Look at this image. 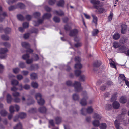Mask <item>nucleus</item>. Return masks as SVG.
<instances>
[{"mask_svg": "<svg viewBox=\"0 0 129 129\" xmlns=\"http://www.w3.org/2000/svg\"><path fill=\"white\" fill-rule=\"evenodd\" d=\"M51 16V15L50 13H46L44 14L43 16L42 19H39L38 20L37 22H34V24L35 26H38L39 24L42 23L43 20L45 19H49Z\"/></svg>", "mask_w": 129, "mask_h": 129, "instance_id": "nucleus-1", "label": "nucleus"}, {"mask_svg": "<svg viewBox=\"0 0 129 129\" xmlns=\"http://www.w3.org/2000/svg\"><path fill=\"white\" fill-rule=\"evenodd\" d=\"M36 99L37 100V102L39 104L42 105H43L44 103V100L42 98L41 94L40 93H38L35 95Z\"/></svg>", "mask_w": 129, "mask_h": 129, "instance_id": "nucleus-2", "label": "nucleus"}, {"mask_svg": "<svg viewBox=\"0 0 129 129\" xmlns=\"http://www.w3.org/2000/svg\"><path fill=\"white\" fill-rule=\"evenodd\" d=\"M82 96L83 98L81 100L80 103L82 106L86 105L87 104L86 100L88 98L86 92L84 91L82 94Z\"/></svg>", "mask_w": 129, "mask_h": 129, "instance_id": "nucleus-3", "label": "nucleus"}, {"mask_svg": "<svg viewBox=\"0 0 129 129\" xmlns=\"http://www.w3.org/2000/svg\"><path fill=\"white\" fill-rule=\"evenodd\" d=\"M93 109L91 107H88L86 110L84 108H82L81 110V113L83 115H85L86 113H91L93 112Z\"/></svg>", "mask_w": 129, "mask_h": 129, "instance_id": "nucleus-4", "label": "nucleus"}, {"mask_svg": "<svg viewBox=\"0 0 129 129\" xmlns=\"http://www.w3.org/2000/svg\"><path fill=\"white\" fill-rule=\"evenodd\" d=\"M75 61L76 62H78L75 65L74 67L77 69H80L82 67V65L79 63L81 61L80 58L79 57H76L75 58Z\"/></svg>", "mask_w": 129, "mask_h": 129, "instance_id": "nucleus-5", "label": "nucleus"}, {"mask_svg": "<svg viewBox=\"0 0 129 129\" xmlns=\"http://www.w3.org/2000/svg\"><path fill=\"white\" fill-rule=\"evenodd\" d=\"M74 86L75 88L76 91L79 92L82 89L81 86V83L79 82H75L74 84Z\"/></svg>", "mask_w": 129, "mask_h": 129, "instance_id": "nucleus-6", "label": "nucleus"}, {"mask_svg": "<svg viewBox=\"0 0 129 129\" xmlns=\"http://www.w3.org/2000/svg\"><path fill=\"white\" fill-rule=\"evenodd\" d=\"M8 51V49L6 48H1L0 49V54L1 55L5 54ZM7 56L6 55H0V58L1 59H4Z\"/></svg>", "mask_w": 129, "mask_h": 129, "instance_id": "nucleus-7", "label": "nucleus"}, {"mask_svg": "<svg viewBox=\"0 0 129 129\" xmlns=\"http://www.w3.org/2000/svg\"><path fill=\"white\" fill-rule=\"evenodd\" d=\"M90 2L93 5V7L98 8L100 7V2L99 0H90Z\"/></svg>", "mask_w": 129, "mask_h": 129, "instance_id": "nucleus-8", "label": "nucleus"}, {"mask_svg": "<svg viewBox=\"0 0 129 129\" xmlns=\"http://www.w3.org/2000/svg\"><path fill=\"white\" fill-rule=\"evenodd\" d=\"M33 52V50L32 49H30V48L27 49V50L26 51L27 54L24 55L22 56V58L24 60H27L29 57V54H28L29 53H31Z\"/></svg>", "mask_w": 129, "mask_h": 129, "instance_id": "nucleus-9", "label": "nucleus"}, {"mask_svg": "<svg viewBox=\"0 0 129 129\" xmlns=\"http://www.w3.org/2000/svg\"><path fill=\"white\" fill-rule=\"evenodd\" d=\"M26 116V113H21L19 114L18 117H15L14 119V121L15 122H16L18 120V118H19L21 119L25 118Z\"/></svg>", "mask_w": 129, "mask_h": 129, "instance_id": "nucleus-10", "label": "nucleus"}, {"mask_svg": "<svg viewBox=\"0 0 129 129\" xmlns=\"http://www.w3.org/2000/svg\"><path fill=\"white\" fill-rule=\"evenodd\" d=\"M1 11H0V22H2L5 17L7 16V14L6 12H4L1 14Z\"/></svg>", "mask_w": 129, "mask_h": 129, "instance_id": "nucleus-11", "label": "nucleus"}, {"mask_svg": "<svg viewBox=\"0 0 129 129\" xmlns=\"http://www.w3.org/2000/svg\"><path fill=\"white\" fill-rule=\"evenodd\" d=\"M78 32V31L77 29H74L70 31L69 35L70 36H73L77 35Z\"/></svg>", "mask_w": 129, "mask_h": 129, "instance_id": "nucleus-12", "label": "nucleus"}, {"mask_svg": "<svg viewBox=\"0 0 129 129\" xmlns=\"http://www.w3.org/2000/svg\"><path fill=\"white\" fill-rule=\"evenodd\" d=\"M112 106L114 108L118 109L119 108L120 105L118 102L115 101L112 103Z\"/></svg>", "mask_w": 129, "mask_h": 129, "instance_id": "nucleus-13", "label": "nucleus"}, {"mask_svg": "<svg viewBox=\"0 0 129 129\" xmlns=\"http://www.w3.org/2000/svg\"><path fill=\"white\" fill-rule=\"evenodd\" d=\"M53 13L54 14H56L59 16H63L64 15V13L61 10H59V11L55 10L53 11Z\"/></svg>", "mask_w": 129, "mask_h": 129, "instance_id": "nucleus-14", "label": "nucleus"}, {"mask_svg": "<svg viewBox=\"0 0 129 129\" xmlns=\"http://www.w3.org/2000/svg\"><path fill=\"white\" fill-rule=\"evenodd\" d=\"M122 29L121 33L122 34H124L126 31L127 28V26L124 24H122L121 25Z\"/></svg>", "mask_w": 129, "mask_h": 129, "instance_id": "nucleus-15", "label": "nucleus"}, {"mask_svg": "<svg viewBox=\"0 0 129 129\" xmlns=\"http://www.w3.org/2000/svg\"><path fill=\"white\" fill-rule=\"evenodd\" d=\"M65 4V1L64 0H60L58 1L57 3V5L59 7H63Z\"/></svg>", "mask_w": 129, "mask_h": 129, "instance_id": "nucleus-16", "label": "nucleus"}, {"mask_svg": "<svg viewBox=\"0 0 129 129\" xmlns=\"http://www.w3.org/2000/svg\"><path fill=\"white\" fill-rule=\"evenodd\" d=\"M92 124L94 126L98 127L100 125L99 122L98 120H95L92 122Z\"/></svg>", "mask_w": 129, "mask_h": 129, "instance_id": "nucleus-17", "label": "nucleus"}, {"mask_svg": "<svg viewBox=\"0 0 129 129\" xmlns=\"http://www.w3.org/2000/svg\"><path fill=\"white\" fill-rule=\"evenodd\" d=\"M120 101L121 103H125L127 101V98L125 96H122L120 98Z\"/></svg>", "mask_w": 129, "mask_h": 129, "instance_id": "nucleus-18", "label": "nucleus"}, {"mask_svg": "<svg viewBox=\"0 0 129 129\" xmlns=\"http://www.w3.org/2000/svg\"><path fill=\"white\" fill-rule=\"evenodd\" d=\"M101 64V62L100 61H96L93 64L94 67H98Z\"/></svg>", "mask_w": 129, "mask_h": 129, "instance_id": "nucleus-19", "label": "nucleus"}, {"mask_svg": "<svg viewBox=\"0 0 129 129\" xmlns=\"http://www.w3.org/2000/svg\"><path fill=\"white\" fill-rule=\"evenodd\" d=\"M100 7L98 8H96L97 9L96 10V12L99 13H103L105 11V9L103 8H100Z\"/></svg>", "mask_w": 129, "mask_h": 129, "instance_id": "nucleus-20", "label": "nucleus"}, {"mask_svg": "<svg viewBox=\"0 0 129 129\" xmlns=\"http://www.w3.org/2000/svg\"><path fill=\"white\" fill-rule=\"evenodd\" d=\"M93 117L94 119L98 120H100L102 118V117L100 115L96 113L94 114Z\"/></svg>", "mask_w": 129, "mask_h": 129, "instance_id": "nucleus-21", "label": "nucleus"}, {"mask_svg": "<svg viewBox=\"0 0 129 129\" xmlns=\"http://www.w3.org/2000/svg\"><path fill=\"white\" fill-rule=\"evenodd\" d=\"M21 45L23 47L26 48H28L30 47L29 44L28 43L26 42H22L21 43Z\"/></svg>", "mask_w": 129, "mask_h": 129, "instance_id": "nucleus-22", "label": "nucleus"}, {"mask_svg": "<svg viewBox=\"0 0 129 129\" xmlns=\"http://www.w3.org/2000/svg\"><path fill=\"white\" fill-rule=\"evenodd\" d=\"M31 78L32 80L36 79L37 78V74L35 73H32L30 74Z\"/></svg>", "mask_w": 129, "mask_h": 129, "instance_id": "nucleus-23", "label": "nucleus"}, {"mask_svg": "<svg viewBox=\"0 0 129 129\" xmlns=\"http://www.w3.org/2000/svg\"><path fill=\"white\" fill-rule=\"evenodd\" d=\"M7 112L4 110H2L0 111V114L2 116L4 117L6 116Z\"/></svg>", "mask_w": 129, "mask_h": 129, "instance_id": "nucleus-24", "label": "nucleus"}, {"mask_svg": "<svg viewBox=\"0 0 129 129\" xmlns=\"http://www.w3.org/2000/svg\"><path fill=\"white\" fill-rule=\"evenodd\" d=\"M7 100L8 103H10L12 100V97L10 95L8 94L7 96Z\"/></svg>", "mask_w": 129, "mask_h": 129, "instance_id": "nucleus-25", "label": "nucleus"}, {"mask_svg": "<svg viewBox=\"0 0 129 129\" xmlns=\"http://www.w3.org/2000/svg\"><path fill=\"white\" fill-rule=\"evenodd\" d=\"M125 78L124 75H121L119 76V80L120 82H122L124 80L125 81Z\"/></svg>", "mask_w": 129, "mask_h": 129, "instance_id": "nucleus-26", "label": "nucleus"}, {"mask_svg": "<svg viewBox=\"0 0 129 129\" xmlns=\"http://www.w3.org/2000/svg\"><path fill=\"white\" fill-rule=\"evenodd\" d=\"M126 49L125 47L122 46L120 47L119 48V51L121 53H125V51Z\"/></svg>", "mask_w": 129, "mask_h": 129, "instance_id": "nucleus-27", "label": "nucleus"}, {"mask_svg": "<svg viewBox=\"0 0 129 129\" xmlns=\"http://www.w3.org/2000/svg\"><path fill=\"white\" fill-rule=\"evenodd\" d=\"M39 110L41 112L44 113L46 112V109L45 107H43L40 108Z\"/></svg>", "mask_w": 129, "mask_h": 129, "instance_id": "nucleus-28", "label": "nucleus"}, {"mask_svg": "<svg viewBox=\"0 0 129 129\" xmlns=\"http://www.w3.org/2000/svg\"><path fill=\"white\" fill-rule=\"evenodd\" d=\"M99 126L101 129H105L107 127L106 124L104 123H101L100 125Z\"/></svg>", "mask_w": 129, "mask_h": 129, "instance_id": "nucleus-29", "label": "nucleus"}, {"mask_svg": "<svg viewBox=\"0 0 129 129\" xmlns=\"http://www.w3.org/2000/svg\"><path fill=\"white\" fill-rule=\"evenodd\" d=\"M92 16L93 18V22L96 25L97 22V17L95 15H92Z\"/></svg>", "mask_w": 129, "mask_h": 129, "instance_id": "nucleus-30", "label": "nucleus"}, {"mask_svg": "<svg viewBox=\"0 0 129 129\" xmlns=\"http://www.w3.org/2000/svg\"><path fill=\"white\" fill-rule=\"evenodd\" d=\"M14 129H23L22 127V125L21 123H19L17 124L16 126L14 127Z\"/></svg>", "mask_w": 129, "mask_h": 129, "instance_id": "nucleus-31", "label": "nucleus"}, {"mask_svg": "<svg viewBox=\"0 0 129 129\" xmlns=\"http://www.w3.org/2000/svg\"><path fill=\"white\" fill-rule=\"evenodd\" d=\"M113 47L115 48H117L119 47L120 46V44L118 42H114L113 44Z\"/></svg>", "mask_w": 129, "mask_h": 129, "instance_id": "nucleus-32", "label": "nucleus"}, {"mask_svg": "<svg viewBox=\"0 0 129 129\" xmlns=\"http://www.w3.org/2000/svg\"><path fill=\"white\" fill-rule=\"evenodd\" d=\"M120 36V35L118 33H117L113 35V37L114 39L116 40L119 38Z\"/></svg>", "mask_w": 129, "mask_h": 129, "instance_id": "nucleus-33", "label": "nucleus"}, {"mask_svg": "<svg viewBox=\"0 0 129 129\" xmlns=\"http://www.w3.org/2000/svg\"><path fill=\"white\" fill-rule=\"evenodd\" d=\"M56 123L57 124H59L61 122V118L59 117H57L55 118Z\"/></svg>", "mask_w": 129, "mask_h": 129, "instance_id": "nucleus-34", "label": "nucleus"}, {"mask_svg": "<svg viewBox=\"0 0 129 129\" xmlns=\"http://www.w3.org/2000/svg\"><path fill=\"white\" fill-rule=\"evenodd\" d=\"M114 124L116 128L120 127V124L118 120H115L114 122Z\"/></svg>", "mask_w": 129, "mask_h": 129, "instance_id": "nucleus-35", "label": "nucleus"}, {"mask_svg": "<svg viewBox=\"0 0 129 129\" xmlns=\"http://www.w3.org/2000/svg\"><path fill=\"white\" fill-rule=\"evenodd\" d=\"M2 39L4 40H8L9 39V37L7 35H3L1 36Z\"/></svg>", "mask_w": 129, "mask_h": 129, "instance_id": "nucleus-36", "label": "nucleus"}, {"mask_svg": "<svg viewBox=\"0 0 129 129\" xmlns=\"http://www.w3.org/2000/svg\"><path fill=\"white\" fill-rule=\"evenodd\" d=\"M17 6L21 9H23L25 8V5L23 3H19L17 5Z\"/></svg>", "mask_w": 129, "mask_h": 129, "instance_id": "nucleus-37", "label": "nucleus"}, {"mask_svg": "<svg viewBox=\"0 0 129 129\" xmlns=\"http://www.w3.org/2000/svg\"><path fill=\"white\" fill-rule=\"evenodd\" d=\"M73 99L74 100H77L79 99V97L78 95L76 94H74L72 96Z\"/></svg>", "mask_w": 129, "mask_h": 129, "instance_id": "nucleus-38", "label": "nucleus"}, {"mask_svg": "<svg viewBox=\"0 0 129 129\" xmlns=\"http://www.w3.org/2000/svg\"><path fill=\"white\" fill-rule=\"evenodd\" d=\"M37 111V110L36 108H32L30 109L29 111V112L30 113H34Z\"/></svg>", "mask_w": 129, "mask_h": 129, "instance_id": "nucleus-39", "label": "nucleus"}, {"mask_svg": "<svg viewBox=\"0 0 129 129\" xmlns=\"http://www.w3.org/2000/svg\"><path fill=\"white\" fill-rule=\"evenodd\" d=\"M19 66L21 68H23L26 67L25 63L22 62H20L19 64Z\"/></svg>", "mask_w": 129, "mask_h": 129, "instance_id": "nucleus-40", "label": "nucleus"}, {"mask_svg": "<svg viewBox=\"0 0 129 129\" xmlns=\"http://www.w3.org/2000/svg\"><path fill=\"white\" fill-rule=\"evenodd\" d=\"M13 71L14 73L17 74L20 71V69L19 68H16L13 69Z\"/></svg>", "mask_w": 129, "mask_h": 129, "instance_id": "nucleus-41", "label": "nucleus"}, {"mask_svg": "<svg viewBox=\"0 0 129 129\" xmlns=\"http://www.w3.org/2000/svg\"><path fill=\"white\" fill-rule=\"evenodd\" d=\"M18 83V81L15 80H13L11 82L12 84L13 85H17Z\"/></svg>", "mask_w": 129, "mask_h": 129, "instance_id": "nucleus-42", "label": "nucleus"}, {"mask_svg": "<svg viewBox=\"0 0 129 129\" xmlns=\"http://www.w3.org/2000/svg\"><path fill=\"white\" fill-rule=\"evenodd\" d=\"M4 31L6 34H8L11 31V29L9 28H6L4 29Z\"/></svg>", "mask_w": 129, "mask_h": 129, "instance_id": "nucleus-43", "label": "nucleus"}, {"mask_svg": "<svg viewBox=\"0 0 129 129\" xmlns=\"http://www.w3.org/2000/svg\"><path fill=\"white\" fill-rule=\"evenodd\" d=\"M54 21L56 22H60V19L59 18L56 16L54 17L53 18Z\"/></svg>", "mask_w": 129, "mask_h": 129, "instance_id": "nucleus-44", "label": "nucleus"}, {"mask_svg": "<svg viewBox=\"0 0 129 129\" xmlns=\"http://www.w3.org/2000/svg\"><path fill=\"white\" fill-rule=\"evenodd\" d=\"M14 108V107L13 106H10L9 108V111L10 113H12L15 111Z\"/></svg>", "mask_w": 129, "mask_h": 129, "instance_id": "nucleus-45", "label": "nucleus"}, {"mask_svg": "<svg viewBox=\"0 0 129 129\" xmlns=\"http://www.w3.org/2000/svg\"><path fill=\"white\" fill-rule=\"evenodd\" d=\"M12 94L14 97H18L20 96V93L18 92H13Z\"/></svg>", "mask_w": 129, "mask_h": 129, "instance_id": "nucleus-46", "label": "nucleus"}, {"mask_svg": "<svg viewBox=\"0 0 129 129\" xmlns=\"http://www.w3.org/2000/svg\"><path fill=\"white\" fill-rule=\"evenodd\" d=\"M17 7L16 6H13L9 7L8 9L9 11H11L16 9Z\"/></svg>", "mask_w": 129, "mask_h": 129, "instance_id": "nucleus-47", "label": "nucleus"}, {"mask_svg": "<svg viewBox=\"0 0 129 129\" xmlns=\"http://www.w3.org/2000/svg\"><path fill=\"white\" fill-rule=\"evenodd\" d=\"M86 79V77L84 75H81L80 76V80L82 81H84Z\"/></svg>", "mask_w": 129, "mask_h": 129, "instance_id": "nucleus-48", "label": "nucleus"}, {"mask_svg": "<svg viewBox=\"0 0 129 129\" xmlns=\"http://www.w3.org/2000/svg\"><path fill=\"white\" fill-rule=\"evenodd\" d=\"M17 17L18 19L21 21L24 20V17L21 15H18Z\"/></svg>", "mask_w": 129, "mask_h": 129, "instance_id": "nucleus-49", "label": "nucleus"}, {"mask_svg": "<svg viewBox=\"0 0 129 129\" xmlns=\"http://www.w3.org/2000/svg\"><path fill=\"white\" fill-rule=\"evenodd\" d=\"M82 43L81 42H79L75 44L74 46L76 47H78L81 46L82 45Z\"/></svg>", "mask_w": 129, "mask_h": 129, "instance_id": "nucleus-50", "label": "nucleus"}, {"mask_svg": "<svg viewBox=\"0 0 129 129\" xmlns=\"http://www.w3.org/2000/svg\"><path fill=\"white\" fill-rule=\"evenodd\" d=\"M31 85L34 88H37L38 86V84L36 82H32L31 83Z\"/></svg>", "mask_w": 129, "mask_h": 129, "instance_id": "nucleus-51", "label": "nucleus"}, {"mask_svg": "<svg viewBox=\"0 0 129 129\" xmlns=\"http://www.w3.org/2000/svg\"><path fill=\"white\" fill-rule=\"evenodd\" d=\"M14 102L16 103H19L20 102L21 99L17 97L14 99Z\"/></svg>", "mask_w": 129, "mask_h": 129, "instance_id": "nucleus-52", "label": "nucleus"}, {"mask_svg": "<svg viewBox=\"0 0 129 129\" xmlns=\"http://www.w3.org/2000/svg\"><path fill=\"white\" fill-rule=\"evenodd\" d=\"M3 45L7 47H10V43L8 42H5L3 43Z\"/></svg>", "mask_w": 129, "mask_h": 129, "instance_id": "nucleus-53", "label": "nucleus"}, {"mask_svg": "<svg viewBox=\"0 0 129 129\" xmlns=\"http://www.w3.org/2000/svg\"><path fill=\"white\" fill-rule=\"evenodd\" d=\"M111 105L110 104H107L106 106V109L107 110H109L112 108Z\"/></svg>", "mask_w": 129, "mask_h": 129, "instance_id": "nucleus-54", "label": "nucleus"}, {"mask_svg": "<svg viewBox=\"0 0 129 129\" xmlns=\"http://www.w3.org/2000/svg\"><path fill=\"white\" fill-rule=\"evenodd\" d=\"M80 40V38L79 36H76L74 38V40L75 41L78 42H79Z\"/></svg>", "mask_w": 129, "mask_h": 129, "instance_id": "nucleus-55", "label": "nucleus"}, {"mask_svg": "<svg viewBox=\"0 0 129 129\" xmlns=\"http://www.w3.org/2000/svg\"><path fill=\"white\" fill-rule=\"evenodd\" d=\"M81 72L80 70L75 71V74L77 76H78L81 74Z\"/></svg>", "mask_w": 129, "mask_h": 129, "instance_id": "nucleus-56", "label": "nucleus"}, {"mask_svg": "<svg viewBox=\"0 0 129 129\" xmlns=\"http://www.w3.org/2000/svg\"><path fill=\"white\" fill-rule=\"evenodd\" d=\"M33 15L35 17L37 18L40 16V14L39 12H36L34 13Z\"/></svg>", "mask_w": 129, "mask_h": 129, "instance_id": "nucleus-57", "label": "nucleus"}, {"mask_svg": "<svg viewBox=\"0 0 129 129\" xmlns=\"http://www.w3.org/2000/svg\"><path fill=\"white\" fill-rule=\"evenodd\" d=\"M56 1V0H49L48 3L49 4L52 5L54 4Z\"/></svg>", "mask_w": 129, "mask_h": 129, "instance_id": "nucleus-58", "label": "nucleus"}, {"mask_svg": "<svg viewBox=\"0 0 129 129\" xmlns=\"http://www.w3.org/2000/svg\"><path fill=\"white\" fill-rule=\"evenodd\" d=\"M17 79L19 80H21L23 78V76L21 74H19L17 75Z\"/></svg>", "mask_w": 129, "mask_h": 129, "instance_id": "nucleus-59", "label": "nucleus"}, {"mask_svg": "<svg viewBox=\"0 0 129 129\" xmlns=\"http://www.w3.org/2000/svg\"><path fill=\"white\" fill-rule=\"evenodd\" d=\"M21 73L23 75L27 76L29 72L27 71L23 70L22 71Z\"/></svg>", "mask_w": 129, "mask_h": 129, "instance_id": "nucleus-60", "label": "nucleus"}, {"mask_svg": "<svg viewBox=\"0 0 129 129\" xmlns=\"http://www.w3.org/2000/svg\"><path fill=\"white\" fill-rule=\"evenodd\" d=\"M23 26L24 28H26L28 27L29 24L27 22H24L23 24Z\"/></svg>", "mask_w": 129, "mask_h": 129, "instance_id": "nucleus-61", "label": "nucleus"}, {"mask_svg": "<svg viewBox=\"0 0 129 129\" xmlns=\"http://www.w3.org/2000/svg\"><path fill=\"white\" fill-rule=\"evenodd\" d=\"M106 84L108 86H112L113 85V83L111 81L109 80L106 82Z\"/></svg>", "mask_w": 129, "mask_h": 129, "instance_id": "nucleus-62", "label": "nucleus"}, {"mask_svg": "<svg viewBox=\"0 0 129 129\" xmlns=\"http://www.w3.org/2000/svg\"><path fill=\"white\" fill-rule=\"evenodd\" d=\"M64 29L67 31L70 30L71 28L70 26H69L67 25H65L64 27Z\"/></svg>", "mask_w": 129, "mask_h": 129, "instance_id": "nucleus-63", "label": "nucleus"}, {"mask_svg": "<svg viewBox=\"0 0 129 129\" xmlns=\"http://www.w3.org/2000/svg\"><path fill=\"white\" fill-rule=\"evenodd\" d=\"M113 16V13H111L110 15L108 16V20L109 21H110L112 20V17Z\"/></svg>", "mask_w": 129, "mask_h": 129, "instance_id": "nucleus-64", "label": "nucleus"}]
</instances>
